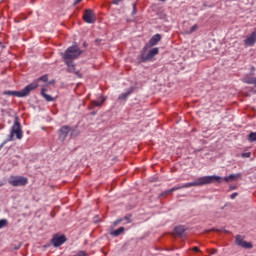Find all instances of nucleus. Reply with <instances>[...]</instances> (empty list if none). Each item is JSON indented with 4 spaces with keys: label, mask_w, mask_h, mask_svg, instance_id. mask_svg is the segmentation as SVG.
I'll use <instances>...</instances> for the list:
<instances>
[{
    "label": "nucleus",
    "mask_w": 256,
    "mask_h": 256,
    "mask_svg": "<svg viewBox=\"0 0 256 256\" xmlns=\"http://www.w3.org/2000/svg\"><path fill=\"white\" fill-rule=\"evenodd\" d=\"M211 183H221V177L219 176H203L195 180L194 182L183 184L182 186L173 187L160 194V197H167L173 191H179V189H187L189 187H201L203 185H211Z\"/></svg>",
    "instance_id": "nucleus-1"
},
{
    "label": "nucleus",
    "mask_w": 256,
    "mask_h": 256,
    "mask_svg": "<svg viewBox=\"0 0 256 256\" xmlns=\"http://www.w3.org/2000/svg\"><path fill=\"white\" fill-rule=\"evenodd\" d=\"M82 54L83 50H81L77 44H74L68 47L65 52H62L61 57L64 59V61H73L74 59H79Z\"/></svg>",
    "instance_id": "nucleus-2"
},
{
    "label": "nucleus",
    "mask_w": 256,
    "mask_h": 256,
    "mask_svg": "<svg viewBox=\"0 0 256 256\" xmlns=\"http://www.w3.org/2000/svg\"><path fill=\"white\" fill-rule=\"evenodd\" d=\"M37 89V82H32L20 91H5L4 95H11L12 97H27L31 91Z\"/></svg>",
    "instance_id": "nucleus-3"
},
{
    "label": "nucleus",
    "mask_w": 256,
    "mask_h": 256,
    "mask_svg": "<svg viewBox=\"0 0 256 256\" xmlns=\"http://www.w3.org/2000/svg\"><path fill=\"white\" fill-rule=\"evenodd\" d=\"M16 135V139H23V130H21V123L19 122V118H15L14 124L11 128V133L7 139V141H13Z\"/></svg>",
    "instance_id": "nucleus-4"
},
{
    "label": "nucleus",
    "mask_w": 256,
    "mask_h": 256,
    "mask_svg": "<svg viewBox=\"0 0 256 256\" xmlns=\"http://www.w3.org/2000/svg\"><path fill=\"white\" fill-rule=\"evenodd\" d=\"M8 183L13 187H25V185L28 183V180L26 177L22 176H11L8 180Z\"/></svg>",
    "instance_id": "nucleus-5"
},
{
    "label": "nucleus",
    "mask_w": 256,
    "mask_h": 256,
    "mask_svg": "<svg viewBox=\"0 0 256 256\" xmlns=\"http://www.w3.org/2000/svg\"><path fill=\"white\" fill-rule=\"evenodd\" d=\"M83 21L88 24H93L97 21V17L95 16V12L91 9L84 10Z\"/></svg>",
    "instance_id": "nucleus-6"
},
{
    "label": "nucleus",
    "mask_w": 256,
    "mask_h": 256,
    "mask_svg": "<svg viewBox=\"0 0 256 256\" xmlns=\"http://www.w3.org/2000/svg\"><path fill=\"white\" fill-rule=\"evenodd\" d=\"M235 243H236V245H238V247H243L244 249H253V244L245 241L243 239V236H241V235H236Z\"/></svg>",
    "instance_id": "nucleus-7"
},
{
    "label": "nucleus",
    "mask_w": 256,
    "mask_h": 256,
    "mask_svg": "<svg viewBox=\"0 0 256 256\" xmlns=\"http://www.w3.org/2000/svg\"><path fill=\"white\" fill-rule=\"evenodd\" d=\"M155 55H159V48H152L147 55H141V61L145 63V61H151Z\"/></svg>",
    "instance_id": "nucleus-8"
},
{
    "label": "nucleus",
    "mask_w": 256,
    "mask_h": 256,
    "mask_svg": "<svg viewBox=\"0 0 256 256\" xmlns=\"http://www.w3.org/2000/svg\"><path fill=\"white\" fill-rule=\"evenodd\" d=\"M256 43V28L254 29V31L250 34V36H248L245 40H244V45H246V47H253V45H255Z\"/></svg>",
    "instance_id": "nucleus-9"
},
{
    "label": "nucleus",
    "mask_w": 256,
    "mask_h": 256,
    "mask_svg": "<svg viewBox=\"0 0 256 256\" xmlns=\"http://www.w3.org/2000/svg\"><path fill=\"white\" fill-rule=\"evenodd\" d=\"M185 231H187V228H185V226H176L174 228V235H177L178 237H180V239H185L187 237Z\"/></svg>",
    "instance_id": "nucleus-10"
},
{
    "label": "nucleus",
    "mask_w": 256,
    "mask_h": 256,
    "mask_svg": "<svg viewBox=\"0 0 256 256\" xmlns=\"http://www.w3.org/2000/svg\"><path fill=\"white\" fill-rule=\"evenodd\" d=\"M69 133H71V127L63 126L59 130V139L62 140V141H65V139H67V135H69Z\"/></svg>",
    "instance_id": "nucleus-11"
},
{
    "label": "nucleus",
    "mask_w": 256,
    "mask_h": 256,
    "mask_svg": "<svg viewBox=\"0 0 256 256\" xmlns=\"http://www.w3.org/2000/svg\"><path fill=\"white\" fill-rule=\"evenodd\" d=\"M65 241H67V238H65V235L56 236L52 239V243L54 247H61V245L65 243Z\"/></svg>",
    "instance_id": "nucleus-12"
},
{
    "label": "nucleus",
    "mask_w": 256,
    "mask_h": 256,
    "mask_svg": "<svg viewBox=\"0 0 256 256\" xmlns=\"http://www.w3.org/2000/svg\"><path fill=\"white\" fill-rule=\"evenodd\" d=\"M133 91H135V87H130L125 93L120 94L118 99L120 101H127V97H129Z\"/></svg>",
    "instance_id": "nucleus-13"
},
{
    "label": "nucleus",
    "mask_w": 256,
    "mask_h": 256,
    "mask_svg": "<svg viewBox=\"0 0 256 256\" xmlns=\"http://www.w3.org/2000/svg\"><path fill=\"white\" fill-rule=\"evenodd\" d=\"M159 41H161V34H155L149 41V46L150 47H155V45H157V43H159Z\"/></svg>",
    "instance_id": "nucleus-14"
},
{
    "label": "nucleus",
    "mask_w": 256,
    "mask_h": 256,
    "mask_svg": "<svg viewBox=\"0 0 256 256\" xmlns=\"http://www.w3.org/2000/svg\"><path fill=\"white\" fill-rule=\"evenodd\" d=\"M125 233V227H120L117 230L111 231L110 235L112 237H119V235H123Z\"/></svg>",
    "instance_id": "nucleus-15"
},
{
    "label": "nucleus",
    "mask_w": 256,
    "mask_h": 256,
    "mask_svg": "<svg viewBox=\"0 0 256 256\" xmlns=\"http://www.w3.org/2000/svg\"><path fill=\"white\" fill-rule=\"evenodd\" d=\"M67 67H68V73H74L75 72V64H73V61L71 60H64Z\"/></svg>",
    "instance_id": "nucleus-16"
},
{
    "label": "nucleus",
    "mask_w": 256,
    "mask_h": 256,
    "mask_svg": "<svg viewBox=\"0 0 256 256\" xmlns=\"http://www.w3.org/2000/svg\"><path fill=\"white\" fill-rule=\"evenodd\" d=\"M241 177V174H230L229 176L224 178V181L226 183H229V181H236V179H239Z\"/></svg>",
    "instance_id": "nucleus-17"
},
{
    "label": "nucleus",
    "mask_w": 256,
    "mask_h": 256,
    "mask_svg": "<svg viewBox=\"0 0 256 256\" xmlns=\"http://www.w3.org/2000/svg\"><path fill=\"white\" fill-rule=\"evenodd\" d=\"M46 89L42 88L41 90V95L44 97V99H46V101L51 102V101H55V98L51 97V95L45 93Z\"/></svg>",
    "instance_id": "nucleus-18"
},
{
    "label": "nucleus",
    "mask_w": 256,
    "mask_h": 256,
    "mask_svg": "<svg viewBox=\"0 0 256 256\" xmlns=\"http://www.w3.org/2000/svg\"><path fill=\"white\" fill-rule=\"evenodd\" d=\"M105 101H106L105 97H102L101 101L94 100V101H92V106L93 107H101V105H103V103H105Z\"/></svg>",
    "instance_id": "nucleus-19"
},
{
    "label": "nucleus",
    "mask_w": 256,
    "mask_h": 256,
    "mask_svg": "<svg viewBox=\"0 0 256 256\" xmlns=\"http://www.w3.org/2000/svg\"><path fill=\"white\" fill-rule=\"evenodd\" d=\"M39 81H43L44 83H47L49 81V76L44 75L39 78V80L34 81V83H37V87H39Z\"/></svg>",
    "instance_id": "nucleus-20"
},
{
    "label": "nucleus",
    "mask_w": 256,
    "mask_h": 256,
    "mask_svg": "<svg viewBox=\"0 0 256 256\" xmlns=\"http://www.w3.org/2000/svg\"><path fill=\"white\" fill-rule=\"evenodd\" d=\"M197 29H199V26H198L197 24H195L194 26H192V27L190 28L189 31H186V34H187V35H191V33H195V31H197Z\"/></svg>",
    "instance_id": "nucleus-21"
},
{
    "label": "nucleus",
    "mask_w": 256,
    "mask_h": 256,
    "mask_svg": "<svg viewBox=\"0 0 256 256\" xmlns=\"http://www.w3.org/2000/svg\"><path fill=\"white\" fill-rule=\"evenodd\" d=\"M248 141H250L251 143H253V141H256V132H251L248 135Z\"/></svg>",
    "instance_id": "nucleus-22"
},
{
    "label": "nucleus",
    "mask_w": 256,
    "mask_h": 256,
    "mask_svg": "<svg viewBox=\"0 0 256 256\" xmlns=\"http://www.w3.org/2000/svg\"><path fill=\"white\" fill-rule=\"evenodd\" d=\"M71 137H79V130L70 128Z\"/></svg>",
    "instance_id": "nucleus-23"
},
{
    "label": "nucleus",
    "mask_w": 256,
    "mask_h": 256,
    "mask_svg": "<svg viewBox=\"0 0 256 256\" xmlns=\"http://www.w3.org/2000/svg\"><path fill=\"white\" fill-rule=\"evenodd\" d=\"M246 83H247L248 85H255V84H256V77L248 78V79L246 80Z\"/></svg>",
    "instance_id": "nucleus-24"
},
{
    "label": "nucleus",
    "mask_w": 256,
    "mask_h": 256,
    "mask_svg": "<svg viewBox=\"0 0 256 256\" xmlns=\"http://www.w3.org/2000/svg\"><path fill=\"white\" fill-rule=\"evenodd\" d=\"M123 221H124L123 218L117 219V220L114 221V223H113L114 227H117V225H120L121 223H123Z\"/></svg>",
    "instance_id": "nucleus-25"
},
{
    "label": "nucleus",
    "mask_w": 256,
    "mask_h": 256,
    "mask_svg": "<svg viewBox=\"0 0 256 256\" xmlns=\"http://www.w3.org/2000/svg\"><path fill=\"white\" fill-rule=\"evenodd\" d=\"M7 225V220L2 219L0 220V229H3V227H5Z\"/></svg>",
    "instance_id": "nucleus-26"
},
{
    "label": "nucleus",
    "mask_w": 256,
    "mask_h": 256,
    "mask_svg": "<svg viewBox=\"0 0 256 256\" xmlns=\"http://www.w3.org/2000/svg\"><path fill=\"white\" fill-rule=\"evenodd\" d=\"M123 219H124V221H126L127 223H131V214L126 215Z\"/></svg>",
    "instance_id": "nucleus-27"
},
{
    "label": "nucleus",
    "mask_w": 256,
    "mask_h": 256,
    "mask_svg": "<svg viewBox=\"0 0 256 256\" xmlns=\"http://www.w3.org/2000/svg\"><path fill=\"white\" fill-rule=\"evenodd\" d=\"M12 249L14 251H17V250L21 249V243H18L17 245H12Z\"/></svg>",
    "instance_id": "nucleus-28"
},
{
    "label": "nucleus",
    "mask_w": 256,
    "mask_h": 256,
    "mask_svg": "<svg viewBox=\"0 0 256 256\" xmlns=\"http://www.w3.org/2000/svg\"><path fill=\"white\" fill-rule=\"evenodd\" d=\"M74 256H87V252H85V251H80V252H78L76 255H74Z\"/></svg>",
    "instance_id": "nucleus-29"
},
{
    "label": "nucleus",
    "mask_w": 256,
    "mask_h": 256,
    "mask_svg": "<svg viewBox=\"0 0 256 256\" xmlns=\"http://www.w3.org/2000/svg\"><path fill=\"white\" fill-rule=\"evenodd\" d=\"M242 157H244V158H249V157H251V152L242 153Z\"/></svg>",
    "instance_id": "nucleus-30"
},
{
    "label": "nucleus",
    "mask_w": 256,
    "mask_h": 256,
    "mask_svg": "<svg viewBox=\"0 0 256 256\" xmlns=\"http://www.w3.org/2000/svg\"><path fill=\"white\" fill-rule=\"evenodd\" d=\"M137 13V4L134 3L133 4V15H135Z\"/></svg>",
    "instance_id": "nucleus-31"
},
{
    "label": "nucleus",
    "mask_w": 256,
    "mask_h": 256,
    "mask_svg": "<svg viewBox=\"0 0 256 256\" xmlns=\"http://www.w3.org/2000/svg\"><path fill=\"white\" fill-rule=\"evenodd\" d=\"M211 231H221V230H218L216 228H212V229L206 230L205 233H211Z\"/></svg>",
    "instance_id": "nucleus-32"
},
{
    "label": "nucleus",
    "mask_w": 256,
    "mask_h": 256,
    "mask_svg": "<svg viewBox=\"0 0 256 256\" xmlns=\"http://www.w3.org/2000/svg\"><path fill=\"white\" fill-rule=\"evenodd\" d=\"M121 1H123V0H113L112 3L114 5H119V3H121Z\"/></svg>",
    "instance_id": "nucleus-33"
},
{
    "label": "nucleus",
    "mask_w": 256,
    "mask_h": 256,
    "mask_svg": "<svg viewBox=\"0 0 256 256\" xmlns=\"http://www.w3.org/2000/svg\"><path fill=\"white\" fill-rule=\"evenodd\" d=\"M237 195H239V194L237 192H234L233 194H231L230 198L235 199V197H237Z\"/></svg>",
    "instance_id": "nucleus-34"
},
{
    "label": "nucleus",
    "mask_w": 256,
    "mask_h": 256,
    "mask_svg": "<svg viewBox=\"0 0 256 256\" xmlns=\"http://www.w3.org/2000/svg\"><path fill=\"white\" fill-rule=\"evenodd\" d=\"M81 1H83V0H75L74 5H79V3H81Z\"/></svg>",
    "instance_id": "nucleus-35"
},
{
    "label": "nucleus",
    "mask_w": 256,
    "mask_h": 256,
    "mask_svg": "<svg viewBox=\"0 0 256 256\" xmlns=\"http://www.w3.org/2000/svg\"><path fill=\"white\" fill-rule=\"evenodd\" d=\"M217 253V249H212L211 255H215Z\"/></svg>",
    "instance_id": "nucleus-36"
},
{
    "label": "nucleus",
    "mask_w": 256,
    "mask_h": 256,
    "mask_svg": "<svg viewBox=\"0 0 256 256\" xmlns=\"http://www.w3.org/2000/svg\"><path fill=\"white\" fill-rule=\"evenodd\" d=\"M193 251H195L196 253H198L199 247H194V248H193Z\"/></svg>",
    "instance_id": "nucleus-37"
},
{
    "label": "nucleus",
    "mask_w": 256,
    "mask_h": 256,
    "mask_svg": "<svg viewBox=\"0 0 256 256\" xmlns=\"http://www.w3.org/2000/svg\"><path fill=\"white\" fill-rule=\"evenodd\" d=\"M230 189H237L236 186H230Z\"/></svg>",
    "instance_id": "nucleus-38"
},
{
    "label": "nucleus",
    "mask_w": 256,
    "mask_h": 256,
    "mask_svg": "<svg viewBox=\"0 0 256 256\" xmlns=\"http://www.w3.org/2000/svg\"><path fill=\"white\" fill-rule=\"evenodd\" d=\"M83 47H87V42H84V43H83Z\"/></svg>",
    "instance_id": "nucleus-39"
},
{
    "label": "nucleus",
    "mask_w": 256,
    "mask_h": 256,
    "mask_svg": "<svg viewBox=\"0 0 256 256\" xmlns=\"http://www.w3.org/2000/svg\"><path fill=\"white\" fill-rule=\"evenodd\" d=\"M224 232H225V233H229V231H227V230H224Z\"/></svg>",
    "instance_id": "nucleus-40"
},
{
    "label": "nucleus",
    "mask_w": 256,
    "mask_h": 256,
    "mask_svg": "<svg viewBox=\"0 0 256 256\" xmlns=\"http://www.w3.org/2000/svg\"><path fill=\"white\" fill-rule=\"evenodd\" d=\"M160 1H165V0H160Z\"/></svg>",
    "instance_id": "nucleus-41"
}]
</instances>
